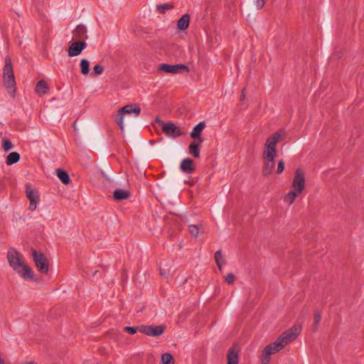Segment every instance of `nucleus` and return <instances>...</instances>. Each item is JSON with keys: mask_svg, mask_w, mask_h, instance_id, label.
<instances>
[{"mask_svg": "<svg viewBox=\"0 0 364 364\" xmlns=\"http://www.w3.org/2000/svg\"><path fill=\"white\" fill-rule=\"evenodd\" d=\"M240 349L237 344H235L228 350L227 355V364H238Z\"/></svg>", "mask_w": 364, "mask_h": 364, "instance_id": "nucleus-11", "label": "nucleus"}, {"mask_svg": "<svg viewBox=\"0 0 364 364\" xmlns=\"http://www.w3.org/2000/svg\"><path fill=\"white\" fill-rule=\"evenodd\" d=\"M205 127V123L201 122L195 126L191 133V137L193 139L198 140L199 144L203 142V139L201 138V133Z\"/></svg>", "mask_w": 364, "mask_h": 364, "instance_id": "nucleus-13", "label": "nucleus"}, {"mask_svg": "<svg viewBox=\"0 0 364 364\" xmlns=\"http://www.w3.org/2000/svg\"><path fill=\"white\" fill-rule=\"evenodd\" d=\"M7 259L9 265L21 277L25 279H31L33 277V271L26 265L22 255L14 248H11L7 252Z\"/></svg>", "mask_w": 364, "mask_h": 364, "instance_id": "nucleus-2", "label": "nucleus"}, {"mask_svg": "<svg viewBox=\"0 0 364 364\" xmlns=\"http://www.w3.org/2000/svg\"><path fill=\"white\" fill-rule=\"evenodd\" d=\"M22 364H37V363L33 362V361H30V362H26L24 363H22Z\"/></svg>", "mask_w": 364, "mask_h": 364, "instance_id": "nucleus-41", "label": "nucleus"}, {"mask_svg": "<svg viewBox=\"0 0 364 364\" xmlns=\"http://www.w3.org/2000/svg\"><path fill=\"white\" fill-rule=\"evenodd\" d=\"M124 331L129 334L134 335L137 331L139 332V326L132 327V326H127L124 328Z\"/></svg>", "mask_w": 364, "mask_h": 364, "instance_id": "nucleus-33", "label": "nucleus"}, {"mask_svg": "<svg viewBox=\"0 0 364 364\" xmlns=\"http://www.w3.org/2000/svg\"><path fill=\"white\" fill-rule=\"evenodd\" d=\"M86 47L87 43L85 41H74L70 45L68 49V55L70 57H75L79 55Z\"/></svg>", "mask_w": 364, "mask_h": 364, "instance_id": "nucleus-10", "label": "nucleus"}, {"mask_svg": "<svg viewBox=\"0 0 364 364\" xmlns=\"http://www.w3.org/2000/svg\"><path fill=\"white\" fill-rule=\"evenodd\" d=\"M321 313L318 310L315 311L314 314V322L312 324L313 331L316 332L318 331V325L321 322Z\"/></svg>", "mask_w": 364, "mask_h": 364, "instance_id": "nucleus-26", "label": "nucleus"}, {"mask_svg": "<svg viewBox=\"0 0 364 364\" xmlns=\"http://www.w3.org/2000/svg\"><path fill=\"white\" fill-rule=\"evenodd\" d=\"M284 134H285V132L284 130H279V131L274 133L271 136H269L267 139L264 145H266V146L269 145L270 147L276 148L277 144L284 136Z\"/></svg>", "mask_w": 364, "mask_h": 364, "instance_id": "nucleus-14", "label": "nucleus"}, {"mask_svg": "<svg viewBox=\"0 0 364 364\" xmlns=\"http://www.w3.org/2000/svg\"><path fill=\"white\" fill-rule=\"evenodd\" d=\"M265 4V0H255V5L257 9H262Z\"/></svg>", "mask_w": 364, "mask_h": 364, "instance_id": "nucleus-37", "label": "nucleus"}, {"mask_svg": "<svg viewBox=\"0 0 364 364\" xmlns=\"http://www.w3.org/2000/svg\"><path fill=\"white\" fill-rule=\"evenodd\" d=\"M277 155V149L274 147L264 145V150L263 152V159H274Z\"/></svg>", "mask_w": 364, "mask_h": 364, "instance_id": "nucleus-24", "label": "nucleus"}, {"mask_svg": "<svg viewBox=\"0 0 364 364\" xmlns=\"http://www.w3.org/2000/svg\"><path fill=\"white\" fill-rule=\"evenodd\" d=\"M104 72V68L100 64H97L93 68V73L95 75H100Z\"/></svg>", "mask_w": 364, "mask_h": 364, "instance_id": "nucleus-32", "label": "nucleus"}, {"mask_svg": "<svg viewBox=\"0 0 364 364\" xmlns=\"http://www.w3.org/2000/svg\"><path fill=\"white\" fill-rule=\"evenodd\" d=\"M166 329L164 325L151 326V325H141L139 326V332L149 336H161Z\"/></svg>", "mask_w": 364, "mask_h": 364, "instance_id": "nucleus-6", "label": "nucleus"}, {"mask_svg": "<svg viewBox=\"0 0 364 364\" xmlns=\"http://www.w3.org/2000/svg\"><path fill=\"white\" fill-rule=\"evenodd\" d=\"M48 89L49 87L46 81L41 80L38 82L35 88V91L36 94L41 97L45 95L48 92Z\"/></svg>", "mask_w": 364, "mask_h": 364, "instance_id": "nucleus-18", "label": "nucleus"}, {"mask_svg": "<svg viewBox=\"0 0 364 364\" xmlns=\"http://www.w3.org/2000/svg\"><path fill=\"white\" fill-rule=\"evenodd\" d=\"M200 144H199V142L196 143V141H192L188 146L189 154L195 158H198L200 156L199 146Z\"/></svg>", "mask_w": 364, "mask_h": 364, "instance_id": "nucleus-22", "label": "nucleus"}, {"mask_svg": "<svg viewBox=\"0 0 364 364\" xmlns=\"http://www.w3.org/2000/svg\"><path fill=\"white\" fill-rule=\"evenodd\" d=\"M155 122H156V123H157L158 124H159L161 127H162L164 124H166V123H165L163 120H161V119H159V117H156V118L155 119Z\"/></svg>", "mask_w": 364, "mask_h": 364, "instance_id": "nucleus-38", "label": "nucleus"}, {"mask_svg": "<svg viewBox=\"0 0 364 364\" xmlns=\"http://www.w3.org/2000/svg\"><path fill=\"white\" fill-rule=\"evenodd\" d=\"M2 148H3L4 151H8L13 148V144L10 140H9L6 138H3L2 139Z\"/></svg>", "mask_w": 364, "mask_h": 364, "instance_id": "nucleus-30", "label": "nucleus"}, {"mask_svg": "<svg viewBox=\"0 0 364 364\" xmlns=\"http://www.w3.org/2000/svg\"><path fill=\"white\" fill-rule=\"evenodd\" d=\"M172 8L173 6L169 4H159L156 6V10L161 14H164L166 11Z\"/></svg>", "mask_w": 364, "mask_h": 364, "instance_id": "nucleus-29", "label": "nucleus"}, {"mask_svg": "<svg viewBox=\"0 0 364 364\" xmlns=\"http://www.w3.org/2000/svg\"><path fill=\"white\" fill-rule=\"evenodd\" d=\"M130 196V193L124 189H117L113 193V197L116 200H122L128 198Z\"/></svg>", "mask_w": 364, "mask_h": 364, "instance_id": "nucleus-21", "label": "nucleus"}, {"mask_svg": "<svg viewBox=\"0 0 364 364\" xmlns=\"http://www.w3.org/2000/svg\"><path fill=\"white\" fill-rule=\"evenodd\" d=\"M160 274L162 277H166L168 274L166 272H164L161 269H160Z\"/></svg>", "mask_w": 364, "mask_h": 364, "instance_id": "nucleus-40", "label": "nucleus"}, {"mask_svg": "<svg viewBox=\"0 0 364 364\" xmlns=\"http://www.w3.org/2000/svg\"><path fill=\"white\" fill-rule=\"evenodd\" d=\"M180 169L182 172L191 174L194 172L195 168L193 166V161L190 158L184 159L180 165Z\"/></svg>", "mask_w": 364, "mask_h": 364, "instance_id": "nucleus-15", "label": "nucleus"}, {"mask_svg": "<svg viewBox=\"0 0 364 364\" xmlns=\"http://www.w3.org/2000/svg\"><path fill=\"white\" fill-rule=\"evenodd\" d=\"M225 281L229 285L232 284L235 281V277L232 273H229L225 276Z\"/></svg>", "mask_w": 364, "mask_h": 364, "instance_id": "nucleus-34", "label": "nucleus"}, {"mask_svg": "<svg viewBox=\"0 0 364 364\" xmlns=\"http://www.w3.org/2000/svg\"><path fill=\"white\" fill-rule=\"evenodd\" d=\"M56 175L63 184L68 185L70 183V176L67 171L61 168H57Z\"/></svg>", "mask_w": 364, "mask_h": 364, "instance_id": "nucleus-20", "label": "nucleus"}, {"mask_svg": "<svg viewBox=\"0 0 364 364\" xmlns=\"http://www.w3.org/2000/svg\"><path fill=\"white\" fill-rule=\"evenodd\" d=\"M284 170V161L282 159L279 161L277 168V173L281 174Z\"/></svg>", "mask_w": 364, "mask_h": 364, "instance_id": "nucleus-36", "label": "nucleus"}, {"mask_svg": "<svg viewBox=\"0 0 364 364\" xmlns=\"http://www.w3.org/2000/svg\"><path fill=\"white\" fill-rule=\"evenodd\" d=\"M245 89L243 88L242 90V92H241V100H243L245 97Z\"/></svg>", "mask_w": 364, "mask_h": 364, "instance_id": "nucleus-39", "label": "nucleus"}, {"mask_svg": "<svg viewBox=\"0 0 364 364\" xmlns=\"http://www.w3.org/2000/svg\"><path fill=\"white\" fill-rule=\"evenodd\" d=\"M264 164L262 173L263 176H268L272 173V170L274 168V159H264Z\"/></svg>", "mask_w": 364, "mask_h": 364, "instance_id": "nucleus-17", "label": "nucleus"}, {"mask_svg": "<svg viewBox=\"0 0 364 364\" xmlns=\"http://www.w3.org/2000/svg\"><path fill=\"white\" fill-rule=\"evenodd\" d=\"M80 72L83 75H87L90 72V62L87 59L80 60Z\"/></svg>", "mask_w": 364, "mask_h": 364, "instance_id": "nucleus-27", "label": "nucleus"}, {"mask_svg": "<svg viewBox=\"0 0 364 364\" xmlns=\"http://www.w3.org/2000/svg\"><path fill=\"white\" fill-rule=\"evenodd\" d=\"M162 364H174L173 355L169 353H166L161 355Z\"/></svg>", "mask_w": 364, "mask_h": 364, "instance_id": "nucleus-28", "label": "nucleus"}, {"mask_svg": "<svg viewBox=\"0 0 364 364\" xmlns=\"http://www.w3.org/2000/svg\"><path fill=\"white\" fill-rule=\"evenodd\" d=\"M4 83L8 92L14 95L16 91V80L13 71L11 59L9 56L5 58V65L3 70Z\"/></svg>", "mask_w": 364, "mask_h": 364, "instance_id": "nucleus-4", "label": "nucleus"}, {"mask_svg": "<svg viewBox=\"0 0 364 364\" xmlns=\"http://www.w3.org/2000/svg\"><path fill=\"white\" fill-rule=\"evenodd\" d=\"M190 23V16L187 14L183 15L178 21L177 26L181 31L188 28Z\"/></svg>", "mask_w": 364, "mask_h": 364, "instance_id": "nucleus-19", "label": "nucleus"}, {"mask_svg": "<svg viewBox=\"0 0 364 364\" xmlns=\"http://www.w3.org/2000/svg\"><path fill=\"white\" fill-rule=\"evenodd\" d=\"M31 253L33 262L38 270L41 274H47L48 272L49 263L46 256L43 253L37 252L34 249H31Z\"/></svg>", "mask_w": 364, "mask_h": 364, "instance_id": "nucleus-5", "label": "nucleus"}, {"mask_svg": "<svg viewBox=\"0 0 364 364\" xmlns=\"http://www.w3.org/2000/svg\"><path fill=\"white\" fill-rule=\"evenodd\" d=\"M158 70L159 71H163L166 73L171 74H178L182 73L183 71L188 73L190 70L189 68L183 64L169 65L166 63L160 64L159 65Z\"/></svg>", "mask_w": 364, "mask_h": 364, "instance_id": "nucleus-8", "label": "nucleus"}, {"mask_svg": "<svg viewBox=\"0 0 364 364\" xmlns=\"http://www.w3.org/2000/svg\"><path fill=\"white\" fill-rule=\"evenodd\" d=\"M123 113H121L119 112L118 113V119L117 120V123L118 124V126L120 127V129L122 131L124 130V122H123V119H124V117H123Z\"/></svg>", "mask_w": 364, "mask_h": 364, "instance_id": "nucleus-35", "label": "nucleus"}, {"mask_svg": "<svg viewBox=\"0 0 364 364\" xmlns=\"http://www.w3.org/2000/svg\"><path fill=\"white\" fill-rule=\"evenodd\" d=\"M87 28L83 24H79L73 31V38L77 41H85L88 38Z\"/></svg>", "mask_w": 364, "mask_h": 364, "instance_id": "nucleus-12", "label": "nucleus"}, {"mask_svg": "<svg viewBox=\"0 0 364 364\" xmlns=\"http://www.w3.org/2000/svg\"><path fill=\"white\" fill-rule=\"evenodd\" d=\"M215 263L218 267V269L221 271L223 269V267L225 264L226 260L223 256V252L221 250H218L215 253Z\"/></svg>", "mask_w": 364, "mask_h": 364, "instance_id": "nucleus-23", "label": "nucleus"}, {"mask_svg": "<svg viewBox=\"0 0 364 364\" xmlns=\"http://www.w3.org/2000/svg\"><path fill=\"white\" fill-rule=\"evenodd\" d=\"M119 112L123 114H134L138 116L141 112V108L138 105L129 104L121 108Z\"/></svg>", "mask_w": 364, "mask_h": 364, "instance_id": "nucleus-16", "label": "nucleus"}, {"mask_svg": "<svg viewBox=\"0 0 364 364\" xmlns=\"http://www.w3.org/2000/svg\"><path fill=\"white\" fill-rule=\"evenodd\" d=\"M20 160V154L18 152L10 153L6 159L7 165L11 166L17 163Z\"/></svg>", "mask_w": 364, "mask_h": 364, "instance_id": "nucleus-25", "label": "nucleus"}, {"mask_svg": "<svg viewBox=\"0 0 364 364\" xmlns=\"http://www.w3.org/2000/svg\"><path fill=\"white\" fill-rule=\"evenodd\" d=\"M26 195L30 201L29 210L33 211L36 209L37 205L40 201L39 193L38 191L30 184L26 185Z\"/></svg>", "mask_w": 364, "mask_h": 364, "instance_id": "nucleus-7", "label": "nucleus"}, {"mask_svg": "<svg viewBox=\"0 0 364 364\" xmlns=\"http://www.w3.org/2000/svg\"><path fill=\"white\" fill-rule=\"evenodd\" d=\"M161 130L166 136L171 138H176L184 135L182 129L171 122L166 123V124L162 127Z\"/></svg>", "mask_w": 364, "mask_h": 364, "instance_id": "nucleus-9", "label": "nucleus"}, {"mask_svg": "<svg viewBox=\"0 0 364 364\" xmlns=\"http://www.w3.org/2000/svg\"><path fill=\"white\" fill-rule=\"evenodd\" d=\"M301 331L300 325H294L283 332L279 337L272 343L267 346L262 353V364H268L269 355L282 350L288 343L294 341Z\"/></svg>", "mask_w": 364, "mask_h": 364, "instance_id": "nucleus-1", "label": "nucleus"}, {"mask_svg": "<svg viewBox=\"0 0 364 364\" xmlns=\"http://www.w3.org/2000/svg\"><path fill=\"white\" fill-rule=\"evenodd\" d=\"M306 186L305 173L301 168L295 171L291 183L292 190L284 196V201L289 205L294 203L296 197L300 195Z\"/></svg>", "mask_w": 364, "mask_h": 364, "instance_id": "nucleus-3", "label": "nucleus"}, {"mask_svg": "<svg viewBox=\"0 0 364 364\" xmlns=\"http://www.w3.org/2000/svg\"><path fill=\"white\" fill-rule=\"evenodd\" d=\"M188 231L193 237H197L199 235V228L196 225H190Z\"/></svg>", "mask_w": 364, "mask_h": 364, "instance_id": "nucleus-31", "label": "nucleus"}]
</instances>
